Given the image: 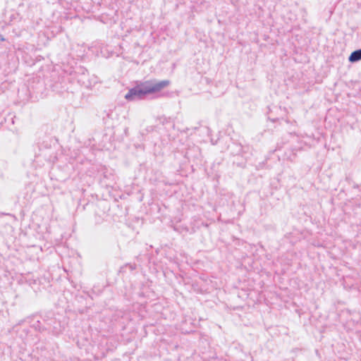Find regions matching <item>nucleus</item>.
Returning <instances> with one entry per match:
<instances>
[{
    "label": "nucleus",
    "instance_id": "1",
    "mask_svg": "<svg viewBox=\"0 0 361 361\" xmlns=\"http://www.w3.org/2000/svg\"><path fill=\"white\" fill-rule=\"evenodd\" d=\"M169 85L170 81L167 80L157 82L145 81V82L139 85V87L141 89L142 95H145L147 94L158 92Z\"/></svg>",
    "mask_w": 361,
    "mask_h": 361
},
{
    "label": "nucleus",
    "instance_id": "2",
    "mask_svg": "<svg viewBox=\"0 0 361 361\" xmlns=\"http://www.w3.org/2000/svg\"><path fill=\"white\" fill-rule=\"evenodd\" d=\"M143 96L142 94L141 89L139 85L129 90V92L126 94L125 97L126 99L130 100L133 99L135 97H142Z\"/></svg>",
    "mask_w": 361,
    "mask_h": 361
},
{
    "label": "nucleus",
    "instance_id": "3",
    "mask_svg": "<svg viewBox=\"0 0 361 361\" xmlns=\"http://www.w3.org/2000/svg\"><path fill=\"white\" fill-rule=\"evenodd\" d=\"M348 60L351 63L357 62L361 60V49L353 51L350 55Z\"/></svg>",
    "mask_w": 361,
    "mask_h": 361
}]
</instances>
